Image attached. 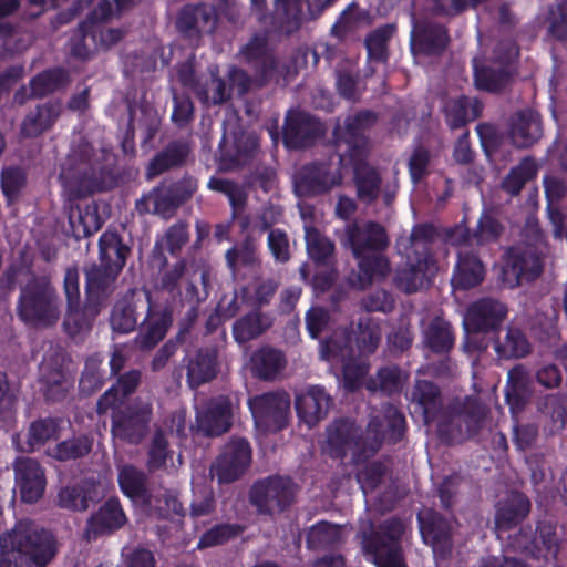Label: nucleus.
I'll return each mask as SVG.
<instances>
[{
    "instance_id": "nucleus-1",
    "label": "nucleus",
    "mask_w": 567,
    "mask_h": 567,
    "mask_svg": "<svg viewBox=\"0 0 567 567\" xmlns=\"http://www.w3.org/2000/svg\"><path fill=\"white\" fill-rule=\"evenodd\" d=\"M404 432V415L394 405L386 404L380 415L370 420L364 433L348 419L330 424L327 427L328 453L336 458H342L350 453L355 463L363 462L373 456L384 441L399 442Z\"/></svg>"
},
{
    "instance_id": "nucleus-2",
    "label": "nucleus",
    "mask_w": 567,
    "mask_h": 567,
    "mask_svg": "<svg viewBox=\"0 0 567 567\" xmlns=\"http://www.w3.org/2000/svg\"><path fill=\"white\" fill-rule=\"evenodd\" d=\"M56 553L52 533L30 519L0 535V567H45Z\"/></svg>"
},
{
    "instance_id": "nucleus-3",
    "label": "nucleus",
    "mask_w": 567,
    "mask_h": 567,
    "mask_svg": "<svg viewBox=\"0 0 567 567\" xmlns=\"http://www.w3.org/2000/svg\"><path fill=\"white\" fill-rule=\"evenodd\" d=\"M17 316L32 328L54 327L61 318V299L51 277L31 274L20 284Z\"/></svg>"
},
{
    "instance_id": "nucleus-4",
    "label": "nucleus",
    "mask_w": 567,
    "mask_h": 567,
    "mask_svg": "<svg viewBox=\"0 0 567 567\" xmlns=\"http://www.w3.org/2000/svg\"><path fill=\"white\" fill-rule=\"evenodd\" d=\"M523 236L525 240L509 248L504 257L502 281L508 288L534 281L543 271V256L547 246L537 221L528 220Z\"/></svg>"
},
{
    "instance_id": "nucleus-5",
    "label": "nucleus",
    "mask_w": 567,
    "mask_h": 567,
    "mask_svg": "<svg viewBox=\"0 0 567 567\" xmlns=\"http://www.w3.org/2000/svg\"><path fill=\"white\" fill-rule=\"evenodd\" d=\"M102 164L99 153L84 138L75 142L61 165L60 179L70 198H81L100 188Z\"/></svg>"
},
{
    "instance_id": "nucleus-6",
    "label": "nucleus",
    "mask_w": 567,
    "mask_h": 567,
    "mask_svg": "<svg viewBox=\"0 0 567 567\" xmlns=\"http://www.w3.org/2000/svg\"><path fill=\"white\" fill-rule=\"evenodd\" d=\"M486 408L476 398L451 400L435 419L437 436L447 444L463 443L482 430Z\"/></svg>"
},
{
    "instance_id": "nucleus-7",
    "label": "nucleus",
    "mask_w": 567,
    "mask_h": 567,
    "mask_svg": "<svg viewBox=\"0 0 567 567\" xmlns=\"http://www.w3.org/2000/svg\"><path fill=\"white\" fill-rule=\"evenodd\" d=\"M404 530V523L395 517L378 526L369 522L359 533L364 555L377 567H406L400 543Z\"/></svg>"
},
{
    "instance_id": "nucleus-8",
    "label": "nucleus",
    "mask_w": 567,
    "mask_h": 567,
    "mask_svg": "<svg viewBox=\"0 0 567 567\" xmlns=\"http://www.w3.org/2000/svg\"><path fill=\"white\" fill-rule=\"evenodd\" d=\"M507 306L498 299L481 298L467 308L464 328L468 333L467 343L478 351H485L488 343L480 333H488L499 329L507 317Z\"/></svg>"
},
{
    "instance_id": "nucleus-9",
    "label": "nucleus",
    "mask_w": 567,
    "mask_h": 567,
    "mask_svg": "<svg viewBox=\"0 0 567 567\" xmlns=\"http://www.w3.org/2000/svg\"><path fill=\"white\" fill-rule=\"evenodd\" d=\"M297 486L289 477L269 476L254 484L250 504L260 515L272 516L289 507L296 496Z\"/></svg>"
},
{
    "instance_id": "nucleus-10",
    "label": "nucleus",
    "mask_w": 567,
    "mask_h": 567,
    "mask_svg": "<svg viewBox=\"0 0 567 567\" xmlns=\"http://www.w3.org/2000/svg\"><path fill=\"white\" fill-rule=\"evenodd\" d=\"M353 166V182L357 198L365 205L373 204L381 195L386 207H391L395 200L399 184L396 181L382 184L379 171L367 163L368 156H347Z\"/></svg>"
},
{
    "instance_id": "nucleus-11",
    "label": "nucleus",
    "mask_w": 567,
    "mask_h": 567,
    "mask_svg": "<svg viewBox=\"0 0 567 567\" xmlns=\"http://www.w3.org/2000/svg\"><path fill=\"white\" fill-rule=\"evenodd\" d=\"M152 419V403L137 399L125 409L113 413L111 433L114 439L137 445L147 435Z\"/></svg>"
},
{
    "instance_id": "nucleus-12",
    "label": "nucleus",
    "mask_w": 567,
    "mask_h": 567,
    "mask_svg": "<svg viewBox=\"0 0 567 567\" xmlns=\"http://www.w3.org/2000/svg\"><path fill=\"white\" fill-rule=\"evenodd\" d=\"M410 49L414 58L441 56L450 44V34L445 25L427 16L411 13Z\"/></svg>"
},
{
    "instance_id": "nucleus-13",
    "label": "nucleus",
    "mask_w": 567,
    "mask_h": 567,
    "mask_svg": "<svg viewBox=\"0 0 567 567\" xmlns=\"http://www.w3.org/2000/svg\"><path fill=\"white\" fill-rule=\"evenodd\" d=\"M258 432H278L287 426L290 414V395L285 391L268 392L250 400Z\"/></svg>"
},
{
    "instance_id": "nucleus-14",
    "label": "nucleus",
    "mask_w": 567,
    "mask_h": 567,
    "mask_svg": "<svg viewBox=\"0 0 567 567\" xmlns=\"http://www.w3.org/2000/svg\"><path fill=\"white\" fill-rule=\"evenodd\" d=\"M271 34H256L250 40V89L264 87L278 75L285 79L291 75L290 69L281 66L272 48L269 45Z\"/></svg>"
},
{
    "instance_id": "nucleus-15",
    "label": "nucleus",
    "mask_w": 567,
    "mask_h": 567,
    "mask_svg": "<svg viewBox=\"0 0 567 567\" xmlns=\"http://www.w3.org/2000/svg\"><path fill=\"white\" fill-rule=\"evenodd\" d=\"M439 233L433 224H416L409 234L399 236L395 241V249L406 261L436 267L433 245Z\"/></svg>"
},
{
    "instance_id": "nucleus-16",
    "label": "nucleus",
    "mask_w": 567,
    "mask_h": 567,
    "mask_svg": "<svg viewBox=\"0 0 567 567\" xmlns=\"http://www.w3.org/2000/svg\"><path fill=\"white\" fill-rule=\"evenodd\" d=\"M217 22L216 9L200 2L183 6L176 14L175 28L182 38L197 45L204 34L215 32Z\"/></svg>"
},
{
    "instance_id": "nucleus-17",
    "label": "nucleus",
    "mask_w": 567,
    "mask_h": 567,
    "mask_svg": "<svg viewBox=\"0 0 567 567\" xmlns=\"http://www.w3.org/2000/svg\"><path fill=\"white\" fill-rule=\"evenodd\" d=\"M341 244L351 250L354 258H360L370 252L384 251L390 240L385 228L379 223H350L344 228Z\"/></svg>"
},
{
    "instance_id": "nucleus-18",
    "label": "nucleus",
    "mask_w": 567,
    "mask_h": 567,
    "mask_svg": "<svg viewBox=\"0 0 567 567\" xmlns=\"http://www.w3.org/2000/svg\"><path fill=\"white\" fill-rule=\"evenodd\" d=\"M342 176L328 162L306 164L296 173L293 185L299 196L310 197L329 192L341 183Z\"/></svg>"
},
{
    "instance_id": "nucleus-19",
    "label": "nucleus",
    "mask_w": 567,
    "mask_h": 567,
    "mask_svg": "<svg viewBox=\"0 0 567 567\" xmlns=\"http://www.w3.org/2000/svg\"><path fill=\"white\" fill-rule=\"evenodd\" d=\"M233 404L227 396L209 399L197 409L194 431L206 437L220 436L231 427Z\"/></svg>"
},
{
    "instance_id": "nucleus-20",
    "label": "nucleus",
    "mask_w": 567,
    "mask_h": 567,
    "mask_svg": "<svg viewBox=\"0 0 567 567\" xmlns=\"http://www.w3.org/2000/svg\"><path fill=\"white\" fill-rule=\"evenodd\" d=\"M144 311L145 317L140 324V332L135 338V343L142 350H150L166 337L173 324V310L168 305H155L151 292Z\"/></svg>"
},
{
    "instance_id": "nucleus-21",
    "label": "nucleus",
    "mask_w": 567,
    "mask_h": 567,
    "mask_svg": "<svg viewBox=\"0 0 567 567\" xmlns=\"http://www.w3.org/2000/svg\"><path fill=\"white\" fill-rule=\"evenodd\" d=\"M248 464V443L245 439H231L224 452L212 463L209 474L218 484H230L246 471Z\"/></svg>"
},
{
    "instance_id": "nucleus-22",
    "label": "nucleus",
    "mask_w": 567,
    "mask_h": 567,
    "mask_svg": "<svg viewBox=\"0 0 567 567\" xmlns=\"http://www.w3.org/2000/svg\"><path fill=\"white\" fill-rule=\"evenodd\" d=\"M127 523L124 509L116 497L105 501L86 520L83 537L95 540L99 537L112 535Z\"/></svg>"
},
{
    "instance_id": "nucleus-23",
    "label": "nucleus",
    "mask_w": 567,
    "mask_h": 567,
    "mask_svg": "<svg viewBox=\"0 0 567 567\" xmlns=\"http://www.w3.org/2000/svg\"><path fill=\"white\" fill-rule=\"evenodd\" d=\"M375 122L377 114L369 110L347 116L340 135V140L344 142L347 148L344 154L340 155V162H343L347 156H359V158L368 156L369 142L363 133L372 127Z\"/></svg>"
},
{
    "instance_id": "nucleus-24",
    "label": "nucleus",
    "mask_w": 567,
    "mask_h": 567,
    "mask_svg": "<svg viewBox=\"0 0 567 567\" xmlns=\"http://www.w3.org/2000/svg\"><path fill=\"white\" fill-rule=\"evenodd\" d=\"M410 404L420 413L425 425H430L446 408L441 388L433 381L415 380L408 395Z\"/></svg>"
},
{
    "instance_id": "nucleus-25",
    "label": "nucleus",
    "mask_w": 567,
    "mask_h": 567,
    "mask_svg": "<svg viewBox=\"0 0 567 567\" xmlns=\"http://www.w3.org/2000/svg\"><path fill=\"white\" fill-rule=\"evenodd\" d=\"M151 291L145 289L144 295L130 290L113 306L110 324L113 332L125 334L133 332L137 326L138 312L144 311Z\"/></svg>"
},
{
    "instance_id": "nucleus-26",
    "label": "nucleus",
    "mask_w": 567,
    "mask_h": 567,
    "mask_svg": "<svg viewBox=\"0 0 567 567\" xmlns=\"http://www.w3.org/2000/svg\"><path fill=\"white\" fill-rule=\"evenodd\" d=\"M16 482L25 503L39 501L45 489L47 480L40 463L31 457H19L14 462Z\"/></svg>"
},
{
    "instance_id": "nucleus-27",
    "label": "nucleus",
    "mask_w": 567,
    "mask_h": 567,
    "mask_svg": "<svg viewBox=\"0 0 567 567\" xmlns=\"http://www.w3.org/2000/svg\"><path fill=\"white\" fill-rule=\"evenodd\" d=\"M321 123L305 112H290L284 128V142L288 148L309 146L322 134Z\"/></svg>"
},
{
    "instance_id": "nucleus-28",
    "label": "nucleus",
    "mask_w": 567,
    "mask_h": 567,
    "mask_svg": "<svg viewBox=\"0 0 567 567\" xmlns=\"http://www.w3.org/2000/svg\"><path fill=\"white\" fill-rule=\"evenodd\" d=\"M509 138L517 148H528L544 135L543 122L538 112L530 109L515 112L509 120Z\"/></svg>"
},
{
    "instance_id": "nucleus-29",
    "label": "nucleus",
    "mask_w": 567,
    "mask_h": 567,
    "mask_svg": "<svg viewBox=\"0 0 567 567\" xmlns=\"http://www.w3.org/2000/svg\"><path fill=\"white\" fill-rule=\"evenodd\" d=\"M354 357L344 334H334L320 343V358L323 360H336L343 364L344 385L353 391L358 386L359 378L363 374L360 369H354L349 361Z\"/></svg>"
},
{
    "instance_id": "nucleus-30",
    "label": "nucleus",
    "mask_w": 567,
    "mask_h": 567,
    "mask_svg": "<svg viewBox=\"0 0 567 567\" xmlns=\"http://www.w3.org/2000/svg\"><path fill=\"white\" fill-rule=\"evenodd\" d=\"M85 297L104 306L116 289L120 271L96 262L85 267Z\"/></svg>"
},
{
    "instance_id": "nucleus-31",
    "label": "nucleus",
    "mask_w": 567,
    "mask_h": 567,
    "mask_svg": "<svg viewBox=\"0 0 567 567\" xmlns=\"http://www.w3.org/2000/svg\"><path fill=\"white\" fill-rule=\"evenodd\" d=\"M102 307L86 297L83 303L79 301L66 305L63 319V328L66 334L72 339H82L89 334Z\"/></svg>"
},
{
    "instance_id": "nucleus-32",
    "label": "nucleus",
    "mask_w": 567,
    "mask_h": 567,
    "mask_svg": "<svg viewBox=\"0 0 567 567\" xmlns=\"http://www.w3.org/2000/svg\"><path fill=\"white\" fill-rule=\"evenodd\" d=\"M192 153L190 144L185 140L171 141L156 153L146 168V178L152 179L167 171L183 167Z\"/></svg>"
},
{
    "instance_id": "nucleus-33",
    "label": "nucleus",
    "mask_w": 567,
    "mask_h": 567,
    "mask_svg": "<svg viewBox=\"0 0 567 567\" xmlns=\"http://www.w3.org/2000/svg\"><path fill=\"white\" fill-rule=\"evenodd\" d=\"M331 404V396L319 385L310 386L296 398L297 414L308 426H313L324 419Z\"/></svg>"
},
{
    "instance_id": "nucleus-34",
    "label": "nucleus",
    "mask_w": 567,
    "mask_h": 567,
    "mask_svg": "<svg viewBox=\"0 0 567 567\" xmlns=\"http://www.w3.org/2000/svg\"><path fill=\"white\" fill-rule=\"evenodd\" d=\"M62 114V102L50 100L27 113L20 126L23 137H37L49 131Z\"/></svg>"
},
{
    "instance_id": "nucleus-35",
    "label": "nucleus",
    "mask_w": 567,
    "mask_h": 567,
    "mask_svg": "<svg viewBox=\"0 0 567 567\" xmlns=\"http://www.w3.org/2000/svg\"><path fill=\"white\" fill-rule=\"evenodd\" d=\"M179 205L175 200L167 182H162L135 202V210L140 216L153 214L165 219L172 218Z\"/></svg>"
},
{
    "instance_id": "nucleus-36",
    "label": "nucleus",
    "mask_w": 567,
    "mask_h": 567,
    "mask_svg": "<svg viewBox=\"0 0 567 567\" xmlns=\"http://www.w3.org/2000/svg\"><path fill=\"white\" fill-rule=\"evenodd\" d=\"M419 522L424 543L432 547L436 557L444 558L452 547L451 528L447 520L431 513L427 517L419 515Z\"/></svg>"
},
{
    "instance_id": "nucleus-37",
    "label": "nucleus",
    "mask_w": 567,
    "mask_h": 567,
    "mask_svg": "<svg viewBox=\"0 0 567 567\" xmlns=\"http://www.w3.org/2000/svg\"><path fill=\"white\" fill-rule=\"evenodd\" d=\"M436 267L414 261H406L395 269L394 287L405 295H412L427 288Z\"/></svg>"
},
{
    "instance_id": "nucleus-38",
    "label": "nucleus",
    "mask_w": 567,
    "mask_h": 567,
    "mask_svg": "<svg viewBox=\"0 0 567 567\" xmlns=\"http://www.w3.org/2000/svg\"><path fill=\"white\" fill-rule=\"evenodd\" d=\"M218 373L217 351L200 348L186 363V379L190 389H196L216 378Z\"/></svg>"
},
{
    "instance_id": "nucleus-39",
    "label": "nucleus",
    "mask_w": 567,
    "mask_h": 567,
    "mask_svg": "<svg viewBox=\"0 0 567 567\" xmlns=\"http://www.w3.org/2000/svg\"><path fill=\"white\" fill-rule=\"evenodd\" d=\"M530 502L519 492H511L496 505L495 526L507 530L519 524L529 513Z\"/></svg>"
},
{
    "instance_id": "nucleus-40",
    "label": "nucleus",
    "mask_w": 567,
    "mask_h": 567,
    "mask_svg": "<svg viewBox=\"0 0 567 567\" xmlns=\"http://www.w3.org/2000/svg\"><path fill=\"white\" fill-rule=\"evenodd\" d=\"M482 110L483 105L476 97L466 95L449 99L443 107L445 122L451 130L466 126L481 116Z\"/></svg>"
},
{
    "instance_id": "nucleus-41",
    "label": "nucleus",
    "mask_w": 567,
    "mask_h": 567,
    "mask_svg": "<svg viewBox=\"0 0 567 567\" xmlns=\"http://www.w3.org/2000/svg\"><path fill=\"white\" fill-rule=\"evenodd\" d=\"M494 350L499 359H522L530 352V343L522 329L509 324L498 331Z\"/></svg>"
},
{
    "instance_id": "nucleus-42",
    "label": "nucleus",
    "mask_w": 567,
    "mask_h": 567,
    "mask_svg": "<svg viewBox=\"0 0 567 567\" xmlns=\"http://www.w3.org/2000/svg\"><path fill=\"white\" fill-rule=\"evenodd\" d=\"M142 372L132 369L116 377V382L106 390L96 403V412L102 415L117 402L134 393L141 383Z\"/></svg>"
},
{
    "instance_id": "nucleus-43",
    "label": "nucleus",
    "mask_w": 567,
    "mask_h": 567,
    "mask_svg": "<svg viewBox=\"0 0 567 567\" xmlns=\"http://www.w3.org/2000/svg\"><path fill=\"white\" fill-rule=\"evenodd\" d=\"M285 354L272 347H262L250 355V369L254 374L265 381L275 380L285 369Z\"/></svg>"
},
{
    "instance_id": "nucleus-44",
    "label": "nucleus",
    "mask_w": 567,
    "mask_h": 567,
    "mask_svg": "<svg viewBox=\"0 0 567 567\" xmlns=\"http://www.w3.org/2000/svg\"><path fill=\"white\" fill-rule=\"evenodd\" d=\"M383 251L370 252L358 259L359 275L357 282H352L359 289H364L373 280L385 279L391 271L390 259Z\"/></svg>"
},
{
    "instance_id": "nucleus-45",
    "label": "nucleus",
    "mask_w": 567,
    "mask_h": 567,
    "mask_svg": "<svg viewBox=\"0 0 567 567\" xmlns=\"http://www.w3.org/2000/svg\"><path fill=\"white\" fill-rule=\"evenodd\" d=\"M97 498L99 495L94 484L85 482L62 487L58 493L56 504L64 509L85 512L91 503H95Z\"/></svg>"
},
{
    "instance_id": "nucleus-46",
    "label": "nucleus",
    "mask_w": 567,
    "mask_h": 567,
    "mask_svg": "<svg viewBox=\"0 0 567 567\" xmlns=\"http://www.w3.org/2000/svg\"><path fill=\"white\" fill-rule=\"evenodd\" d=\"M99 247V265H105L121 272L131 252V248L123 243L121 236L115 231H105L100 237Z\"/></svg>"
},
{
    "instance_id": "nucleus-47",
    "label": "nucleus",
    "mask_w": 567,
    "mask_h": 567,
    "mask_svg": "<svg viewBox=\"0 0 567 567\" xmlns=\"http://www.w3.org/2000/svg\"><path fill=\"white\" fill-rule=\"evenodd\" d=\"M457 256L458 261L453 282L462 289H470L481 284L484 279L485 269L480 258L467 250H460Z\"/></svg>"
},
{
    "instance_id": "nucleus-48",
    "label": "nucleus",
    "mask_w": 567,
    "mask_h": 567,
    "mask_svg": "<svg viewBox=\"0 0 567 567\" xmlns=\"http://www.w3.org/2000/svg\"><path fill=\"white\" fill-rule=\"evenodd\" d=\"M72 82L70 72L64 68H51L43 70L30 79V85L33 86V93L39 99L47 97L55 92L63 91Z\"/></svg>"
},
{
    "instance_id": "nucleus-49",
    "label": "nucleus",
    "mask_w": 567,
    "mask_h": 567,
    "mask_svg": "<svg viewBox=\"0 0 567 567\" xmlns=\"http://www.w3.org/2000/svg\"><path fill=\"white\" fill-rule=\"evenodd\" d=\"M525 548L536 559L556 558L559 551V539L555 526L546 522L539 523L530 546Z\"/></svg>"
},
{
    "instance_id": "nucleus-50",
    "label": "nucleus",
    "mask_w": 567,
    "mask_h": 567,
    "mask_svg": "<svg viewBox=\"0 0 567 567\" xmlns=\"http://www.w3.org/2000/svg\"><path fill=\"white\" fill-rule=\"evenodd\" d=\"M118 484L122 492L130 498L148 501L147 476L144 471L132 464L118 467Z\"/></svg>"
},
{
    "instance_id": "nucleus-51",
    "label": "nucleus",
    "mask_w": 567,
    "mask_h": 567,
    "mask_svg": "<svg viewBox=\"0 0 567 567\" xmlns=\"http://www.w3.org/2000/svg\"><path fill=\"white\" fill-rule=\"evenodd\" d=\"M154 254H157L154 250ZM158 257L162 265L165 267L161 270L159 276L155 282L157 291L168 292L169 295L179 293V284L182 280L188 278V268L184 259L177 260L173 265H167V259L163 252L158 251Z\"/></svg>"
},
{
    "instance_id": "nucleus-52",
    "label": "nucleus",
    "mask_w": 567,
    "mask_h": 567,
    "mask_svg": "<svg viewBox=\"0 0 567 567\" xmlns=\"http://www.w3.org/2000/svg\"><path fill=\"white\" fill-rule=\"evenodd\" d=\"M406 379L408 374L400 367L391 364L379 369L377 374L367 381L365 388L371 392L380 391L391 395L402 390Z\"/></svg>"
},
{
    "instance_id": "nucleus-53",
    "label": "nucleus",
    "mask_w": 567,
    "mask_h": 567,
    "mask_svg": "<svg viewBox=\"0 0 567 567\" xmlns=\"http://www.w3.org/2000/svg\"><path fill=\"white\" fill-rule=\"evenodd\" d=\"M60 431L61 426L58 419H38L30 424L25 446H21L20 450L23 452H33L37 447L43 446L47 442L59 439Z\"/></svg>"
},
{
    "instance_id": "nucleus-54",
    "label": "nucleus",
    "mask_w": 567,
    "mask_h": 567,
    "mask_svg": "<svg viewBox=\"0 0 567 567\" xmlns=\"http://www.w3.org/2000/svg\"><path fill=\"white\" fill-rule=\"evenodd\" d=\"M207 187L210 190L221 193L229 199L231 206V219L235 220L245 212L247 192L245 185H240L227 178L213 176L208 181Z\"/></svg>"
},
{
    "instance_id": "nucleus-55",
    "label": "nucleus",
    "mask_w": 567,
    "mask_h": 567,
    "mask_svg": "<svg viewBox=\"0 0 567 567\" xmlns=\"http://www.w3.org/2000/svg\"><path fill=\"white\" fill-rule=\"evenodd\" d=\"M528 381V372L523 365L518 364L508 371L505 398L513 413L519 411L525 404Z\"/></svg>"
},
{
    "instance_id": "nucleus-56",
    "label": "nucleus",
    "mask_w": 567,
    "mask_h": 567,
    "mask_svg": "<svg viewBox=\"0 0 567 567\" xmlns=\"http://www.w3.org/2000/svg\"><path fill=\"white\" fill-rule=\"evenodd\" d=\"M94 440L91 435L81 434L61 441L48 454L61 462L78 460L87 456L93 447Z\"/></svg>"
},
{
    "instance_id": "nucleus-57",
    "label": "nucleus",
    "mask_w": 567,
    "mask_h": 567,
    "mask_svg": "<svg viewBox=\"0 0 567 567\" xmlns=\"http://www.w3.org/2000/svg\"><path fill=\"white\" fill-rule=\"evenodd\" d=\"M455 337L450 322L435 317L424 333L425 344L435 353H446L454 346Z\"/></svg>"
},
{
    "instance_id": "nucleus-58",
    "label": "nucleus",
    "mask_w": 567,
    "mask_h": 567,
    "mask_svg": "<svg viewBox=\"0 0 567 567\" xmlns=\"http://www.w3.org/2000/svg\"><path fill=\"white\" fill-rule=\"evenodd\" d=\"M130 125L143 130L145 142L152 141L161 126V117L154 106L143 103L135 107L128 103Z\"/></svg>"
},
{
    "instance_id": "nucleus-59",
    "label": "nucleus",
    "mask_w": 567,
    "mask_h": 567,
    "mask_svg": "<svg viewBox=\"0 0 567 567\" xmlns=\"http://www.w3.org/2000/svg\"><path fill=\"white\" fill-rule=\"evenodd\" d=\"M537 174V165L534 158L527 156L518 165L513 167L503 178L501 187L511 196H516L524 188L526 183Z\"/></svg>"
},
{
    "instance_id": "nucleus-60",
    "label": "nucleus",
    "mask_w": 567,
    "mask_h": 567,
    "mask_svg": "<svg viewBox=\"0 0 567 567\" xmlns=\"http://www.w3.org/2000/svg\"><path fill=\"white\" fill-rule=\"evenodd\" d=\"M41 381L45 385L47 399L59 401L65 396L68 380L61 364L44 361L41 365Z\"/></svg>"
},
{
    "instance_id": "nucleus-61",
    "label": "nucleus",
    "mask_w": 567,
    "mask_h": 567,
    "mask_svg": "<svg viewBox=\"0 0 567 567\" xmlns=\"http://www.w3.org/2000/svg\"><path fill=\"white\" fill-rule=\"evenodd\" d=\"M196 96L205 105H220L230 99V89L217 70L212 69L209 78L197 87Z\"/></svg>"
},
{
    "instance_id": "nucleus-62",
    "label": "nucleus",
    "mask_w": 567,
    "mask_h": 567,
    "mask_svg": "<svg viewBox=\"0 0 567 567\" xmlns=\"http://www.w3.org/2000/svg\"><path fill=\"white\" fill-rule=\"evenodd\" d=\"M355 340L361 354L373 353L381 341L382 331L380 323L369 317H361L357 323Z\"/></svg>"
},
{
    "instance_id": "nucleus-63",
    "label": "nucleus",
    "mask_w": 567,
    "mask_h": 567,
    "mask_svg": "<svg viewBox=\"0 0 567 567\" xmlns=\"http://www.w3.org/2000/svg\"><path fill=\"white\" fill-rule=\"evenodd\" d=\"M341 537V527L339 525L322 520L309 529L306 544L309 549L321 550L339 544Z\"/></svg>"
},
{
    "instance_id": "nucleus-64",
    "label": "nucleus",
    "mask_w": 567,
    "mask_h": 567,
    "mask_svg": "<svg viewBox=\"0 0 567 567\" xmlns=\"http://www.w3.org/2000/svg\"><path fill=\"white\" fill-rule=\"evenodd\" d=\"M306 247L309 257L317 265H328L333 258L334 244L326 236L321 235L315 227L307 226Z\"/></svg>"
}]
</instances>
